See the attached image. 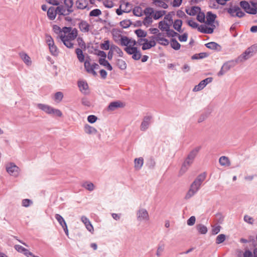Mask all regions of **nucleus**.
I'll use <instances>...</instances> for the list:
<instances>
[{"label":"nucleus","mask_w":257,"mask_h":257,"mask_svg":"<svg viewBox=\"0 0 257 257\" xmlns=\"http://www.w3.org/2000/svg\"><path fill=\"white\" fill-rule=\"evenodd\" d=\"M201 148V146H198L190 151L181 166L180 173H184L186 172L188 167L193 163L194 159L197 156Z\"/></svg>","instance_id":"f257e3e1"},{"label":"nucleus","mask_w":257,"mask_h":257,"mask_svg":"<svg viewBox=\"0 0 257 257\" xmlns=\"http://www.w3.org/2000/svg\"><path fill=\"white\" fill-rule=\"evenodd\" d=\"M166 13L165 10H155L151 7H147L143 11V14L146 16H151L153 15V19L158 20L162 18Z\"/></svg>","instance_id":"f03ea898"},{"label":"nucleus","mask_w":257,"mask_h":257,"mask_svg":"<svg viewBox=\"0 0 257 257\" xmlns=\"http://www.w3.org/2000/svg\"><path fill=\"white\" fill-rule=\"evenodd\" d=\"M230 7L225 9V10L232 17H238L241 18L245 16L244 12L242 11L240 7L237 5L232 7L231 3H230Z\"/></svg>","instance_id":"7ed1b4c3"},{"label":"nucleus","mask_w":257,"mask_h":257,"mask_svg":"<svg viewBox=\"0 0 257 257\" xmlns=\"http://www.w3.org/2000/svg\"><path fill=\"white\" fill-rule=\"evenodd\" d=\"M124 50L128 55H132V59L134 60H139L142 57V53L140 50L136 46L130 45L127 47H125Z\"/></svg>","instance_id":"20e7f679"},{"label":"nucleus","mask_w":257,"mask_h":257,"mask_svg":"<svg viewBox=\"0 0 257 257\" xmlns=\"http://www.w3.org/2000/svg\"><path fill=\"white\" fill-rule=\"evenodd\" d=\"M238 63H239V62L236 58L225 62L223 63L220 71L218 72L217 76H221L223 75L226 72L235 66Z\"/></svg>","instance_id":"39448f33"},{"label":"nucleus","mask_w":257,"mask_h":257,"mask_svg":"<svg viewBox=\"0 0 257 257\" xmlns=\"http://www.w3.org/2000/svg\"><path fill=\"white\" fill-rule=\"evenodd\" d=\"M75 52L77 55V57L79 61L81 63H84V68L86 69L89 67V66H90V64H91L90 61H91L90 56L87 55L85 60V55L83 52V51L79 48H77L75 50Z\"/></svg>","instance_id":"423d86ee"},{"label":"nucleus","mask_w":257,"mask_h":257,"mask_svg":"<svg viewBox=\"0 0 257 257\" xmlns=\"http://www.w3.org/2000/svg\"><path fill=\"white\" fill-rule=\"evenodd\" d=\"M64 15V9L62 6L57 7L56 9L51 7L47 11V16L50 20L55 19L56 15Z\"/></svg>","instance_id":"0eeeda50"},{"label":"nucleus","mask_w":257,"mask_h":257,"mask_svg":"<svg viewBox=\"0 0 257 257\" xmlns=\"http://www.w3.org/2000/svg\"><path fill=\"white\" fill-rule=\"evenodd\" d=\"M6 170L10 175L15 177L18 176L20 172L19 168L13 163H10L7 165Z\"/></svg>","instance_id":"6e6552de"},{"label":"nucleus","mask_w":257,"mask_h":257,"mask_svg":"<svg viewBox=\"0 0 257 257\" xmlns=\"http://www.w3.org/2000/svg\"><path fill=\"white\" fill-rule=\"evenodd\" d=\"M212 80V77H207L203 79L198 85L195 86L193 89V91L197 92L203 89L208 83L211 82Z\"/></svg>","instance_id":"1a4fd4ad"},{"label":"nucleus","mask_w":257,"mask_h":257,"mask_svg":"<svg viewBox=\"0 0 257 257\" xmlns=\"http://www.w3.org/2000/svg\"><path fill=\"white\" fill-rule=\"evenodd\" d=\"M239 6L245 13L252 15V6L250 5V1L242 0L239 2Z\"/></svg>","instance_id":"9d476101"},{"label":"nucleus","mask_w":257,"mask_h":257,"mask_svg":"<svg viewBox=\"0 0 257 257\" xmlns=\"http://www.w3.org/2000/svg\"><path fill=\"white\" fill-rule=\"evenodd\" d=\"M53 29L57 35V39H60L64 44V27L61 28L59 26L55 25L53 26Z\"/></svg>","instance_id":"9b49d317"},{"label":"nucleus","mask_w":257,"mask_h":257,"mask_svg":"<svg viewBox=\"0 0 257 257\" xmlns=\"http://www.w3.org/2000/svg\"><path fill=\"white\" fill-rule=\"evenodd\" d=\"M77 83L79 90L82 93L85 95L89 93V91H88L89 86L86 81L79 80Z\"/></svg>","instance_id":"f8f14e48"},{"label":"nucleus","mask_w":257,"mask_h":257,"mask_svg":"<svg viewBox=\"0 0 257 257\" xmlns=\"http://www.w3.org/2000/svg\"><path fill=\"white\" fill-rule=\"evenodd\" d=\"M171 24H166V27L165 28H163L161 26V30L162 31H166L167 36L169 38L172 37V38H174V37H177V35H179V34L175 32L174 30L171 29L170 28Z\"/></svg>","instance_id":"ddd939ff"},{"label":"nucleus","mask_w":257,"mask_h":257,"mask_svg":"<svg viewBox=\"0 0 257 257\" xmlns=\"http://www.w3.org/2000/svg\"><path fill=\"white\" fill-rule=\"evenodd\" d=\"M123 102L119 100L112 101L109 103L107 106L108 111H114L115 109L122 108L124 106Z\"/></svg>","instance_id":"4468645a"},{"label":"nucleus","mask_w":257,"mask_h":257,"mask_svg":"<svg viewBox=\"0 0 257 257\" xmlns=\"http://www.w3.org/2000/svg\"><path fill=\"white\" fill-rule=\"evenodd\" d=\"M152 119V116L151 115L144 117L140 126V129L142 131H146L148 128Z\"/></svg>","instance_id":"2eb2a0df"},{"label":"nucleus","mask_w":257,"mask_h":257,"mask_svg":"<svg viewBox=\"0 0 257 257\" xmlns=\"http://www.w3.org/2000/svg\"><path fill=\"white\" fill-rule=\"evenodd\" d=\"M78 36V30L76 28H73V30L65 35V42L74 40Z\"/></svg>","instance_id":"dca6fc26"},{"label":"nucleus","mask_w":257,"mask_h":257,"mask_svg":"<svg viewBox=\"0 0 257 257\" xmlns=\"http://www.w3.org/2000/svg\"><path fill=\"white\" fill-rule=\"evenodd\" d=\"M206 48L215 50L217 52H220L221 51V46L218 43L215 42H210L205 44Z\"/></svg>","instance_id":"f3484780"},{"label":"nucleus","mask_w":257,"mask_h":257,"mask_svg":"<svg viewBox=\"0 0 257 257\" xmlns=\"http://www.w3.org/2000/svg\"><path fill=\"white\" fill-rule=\"evenodd\" d=\"M249 55H252L251 51H249L248 48H247L244 52H243L240 55L236 58L237 60L239 63L242 62L245 60H247L249 58Z\"/></svg>","instance_id":"a211bd4d"},{"label":"nucleus","mask_w":257,"mask_h":257,"mask_svg":"<svg viewBox=\"0 0 257 257\" xmlns=\"http://www.w3.org/2000/svg\"><path fill=\"white\" fill-rule=\"evenodd\" d=\"M80 22L78 24L79 28L80 31L83 33L88 32L89 31L90 25L85 21L79 20Z\"/></svg>","instance_id":"6ab92c4d"},{"label":"nucleus","mask_w":257,"mask_h":257,"mask_svg":"<svg viewBox=\"0 0 257 257\" xmlns=\"http://www.w3.org/2000/svg\"><path fill=\"white\" fill-rule=\"evenodd\" d=\"M138 219L141 220H148L149 218L148 212L145 209H141L137 212Z\"/></svg>","instance_id":"aec40b11"},{"label":"nucleus","mask_w":257,"mask_h":257,"mask_svg":"<svg viewBox=\"0 0 257 257\" xmlns=\"http://www.w3.org/2000/svg\"><path fill=\"white\" fill-rule=\"evenodd\" d=\"M201 9L199 6H192L190 10L189 9H186L185 12L189 16H194L201 11Z\"/></svg>","instance_id":"412c9836"},{"label":"nucleus","mask_w":257,"mask_h":257,"mask_svg":"<svg viewBox=\"0 0 257 257\" xmlns=\"http://www.w3.org/2000/svg\"><path fill=\"white\" fill-rule=\"evenodd\" d=\"M37 107L38 109L42 110L46 114L49 115L50 114L51 110L53 107L51 106L43 104V103H38L37 104Z\"/></svg>","instance_id":"4be33fe9"},{"label":"nucleus","mask_w":257,"mask_h":257,"mask_svg":"<svg viewBox=\"0 0 257 257\" xmlns=\"http://www.w3.org/2000/svg\"><path fill=\"white\" fill-rule=\"evenodd\" d=\"M173 28L180 33H182L183 32V30L182 29V26L183 25V21L181 19H176L173 22Z\"/></svg>","instance_id":"5701e85b"},{"label":"nucleus","mask_w":257,"mask_h":257,"mask_svg":"<svg viewBox=\"0 0 257 257\" xmlns=\"http://www.w3.org/2000/svg\"><path fill=\"white\" fill-rule=\"evenodd\" d=\"M19 55L22 60L23 61V62L27 66H31L32 60L31 58L28 56L27 54H26L25 52H21L20 53Z\"/></svg>","instance_id":"b1692460"},{"label":"nucleus","mask_w":257,"mask_h":257,"mask_svg":"<svg viewBox=\"0 0 257 257\" xmlns=\"http://www.w3.org/2000/svg\"><path fill=\"white\" fill-rule=\"evenodd\" d=\"M88 2L87 0H77L76 1L77 7L78 9L89 10L90 8L88 7Z\"/></svg>","instance_id":"393cba45"},{"label":"nucleus","mask_w":257,"mask_h":257,"mask_svg":"<svg viewBox=\"0 0 257 257\" xmlns=\"http://www.w3.org/2000/svg\"><path fill=\"white\" fill-rule=\"evenodd\" d=\"M81 221L84 223L86 228L89 232H91L92 231L94 230L92 224L91 223L88 218H87L86 216H82L81 217Z\"/></svg>","instance_id":"a878e982"},{"label":"nucleus","mask_w":257,"mask_h":257,"mask_svg":"<svg viewBox=\"0 0 257 257\" xmlns=\"http://www.w3.org/2000/svg\"><path fill=\"white\" fill-rule=\"evenodd\" d=\"M206 17L208 24H212L215 23L217 15L212 12L209 11L207 12Z\"/></svg>","instance_id":"bb28decb"},{"label":"nucleus","mask_w":257,"mask_h":257,"mask_svg":"<svg viewBox=\"0 0 257 257\" xmlns=\"http://www.w3.org/2000/svg\"><path fill=\"white\" fill-rule=\"evenodd\" d=\"M84 131L86 134L88 135H94L97 133V131L95 128L88 124H85Z\"/></svg>","instance_id":"cd10ccee"},{"label":"nucleus","mask_w":257,"mask_h":257,"mask_svg":"<svg viewBox=\"0 0 257 257\" xmlns=\"http://www.w3.org/2000/svg\"><path fill=\"white\" fill-rule=\"evenodd\" d=\"M122 32L123 31L121 30L118 29L113 28L112 30L111 33L113 37V39L115 42H117L118 39L119 38H120V36H122L121 35V33H122Z\"/></svg>","instance_id":"c85d7f7f"},{"label":"nucleus","mask_w":257,"mask_h":257,"mask_svg":"<svg viewBox=\"0 0 257 257\" xmlns=\"http://www.w3.org/2000/svg\"><path fill=\"white\" fill-rule=\"evenodd\" d=\"M98 62L100 65L105 67L109 71H111L113 69V68L109 62L106 60V58H99Z\"/></svg>","instance_id":"c756f323"},{"label":"nucleus","mask_w":257,"mask_h":257,"mask_svg":"<svg viewBox=\"0 0 257 257\" xmlns=\"http://www.w3.org/2000/svg\"><path fill=\"white\" fill-rule=\"evenodd\" d=\"M130 40H131V38H129L125 36H120V44L122 46H125V47H127L129 46V44H130Z\"/></svg>","instance_id":"7c9ffc66"},{"label":"nucleus","mask_w":257,"mask_h":257,"mask_svg":"<svg viewBox=\"0 0 257 257\" xmlns=\"http://www.w3.org/2000/svg\"><path fill=\"white\" fill-rule=\"evenodd\" d=\"M211 111L210 109H206L204 112H203L200 116L198 119V122L200 123L205 120L211 113Z\"/></svg>","instance_id":"2f4dec72"},{"label":"nucleus","mask_w":257,"mask_h":257,"mask_svg":"<svg viewBox=\"0 0 257 257\" xmlns=\"http://www.w3.org/2000/svg\"><path fill=\"white\" fill-rule=\"evenodd\" d=\"M209 56V54L207 52H201L198 54H195L191 57L192 60L202 59L207 58Z\"/></svg>","instance_id":"473e14b6"},{"label":"nucleus","mask_w":257,"mask_h":257,"mask_svg":"<svg viewBox=\"0 0 257 257\" xmlns=\"http://www.w3.org/2000/svg\"><path fill=\"white\" fill-rule=\"evenodd\" d=\"M243 257H257V247L254 248L253 252L246 249L243 253Z\"/></svg>","instance_id":"72a5a7b5"},{"label":"nucleus","mask_w":257,"mask_h":257,"mask_svg":"<svg viewBox=\"0 0 257 257\" xmlns=\"http://www.w3.org/2000/svg\"><path fill=\"white\" fill-rule=\"evenodd\" d=\"M135 168L136 170H139L141 169L144 163V159L142 157L136 158L134 161Z\"/></svg>","instance_id":"f704fd0d"},{"label":"nucleus","mask_w":257,"mask_h":257,"mask_svg":"<svg viewBox=\"0 0 257 257\" xmlns=\"http://www.w3.org/2000/svg\"><path fill=\"white\" fill-rule=\"evenodd\" d=\"M170 45L171 48L176 51L179 50L181 48V44L177 41L176 38L171 39Z\"/></svg>","instance_id":"c9c22d12"},{"label":"nucleus","mask_w":257,"mask_h":257,"mask_svg":"<svg viewBox=\"0 0 257 257\" xmlns=\"http://www.w3.org/2000/svg\"><path fill=\"white\" fill-rule=\"evenodd\" d=\"M196 229L201 234H205L208 231L207 227L201 223L196 225Z\"/></svg>","instance_id":"e433bc0d"},{"label":"nucleus","mask_w":257,"mask_h":257,"mask_svg":"<svg viewBox=\"0 0 257 257\" xmlns=\"http://www.w3.org/2000/svg\"><path fill=\"white\" fill-rule=\"evenodd\" d=\"M63 94L61 92H57L54 95L53 99L56 104H58L60 102L63 98Z\"/></svg>","instance_id":"4c0bfd02"},{"label":"nucleus","mask_w":257,"mask_h":257,"mask_svg":"<svg viewBox=\"0 0 257 257\" xmlns=\"http://www.w3.org/2000/svg\"><path fill=\"white\" fill-rule=\"evenodd\" d=\"M132 25H133V22L130 19H125L119 22V25L123 29H127Z\"/></svg>","instance_id":"58836bf2"},{"label":"nucleus","mask_w":257,"mask_h":257,"mask_svg":"<svg viewBox=\"0 0 257 257\" xmlns=\"http://www.w3.org/2000/svg\"><path fill=\"white\" fill-rule=\"evenodd\" d=\"M134 32L137 36L138 38H145L147 36V32L141 29H137L135 30Z\"/></svg>","instance_id":"ea45409f"},{"label":"nucleus","mask_w":257,"mask_h":257,"mask_svg":"<svg viewBox=\"0 0 257 257\" xmlns=\"http://www.w3.org/2000/svg\"><path fill=\"white\" fill-rule=\"evenodd\" d=\"M116 65L119 69L124 70L126 68V64L125 62L120 59H117L116 61Z\"/></svg>","instance_id":"a19ab883"},{"label":"nucleus","mask_w":257,"mask_h":257,"mask_svg":"<svg viewBox=\"0 0 257 257\" xmlns=\"http://www.w3.org/2000/svg\"><path fill=\"white\" fill-rule=\"evenodd\" d=\"M132 11L134 15L136 17H142L143 15L142 9L140 6H135Z\"/></svg>","instance_id":"79ce46f5"},{"label":"nucleus","mask_w":257,"mask_h":257,"mask_svg":"<svg viewBox=\"0 0 257 257\" xmlns=\"http://www.w3.org/2000/svg\"><path fill=\"white\" fill-rule=\"evenodd\" d=\"M91 49H93L96 52L94 53V54L97 56H100V58H106L107 55L104 51L102 50H98L97 48H94L93 46H91Z\"/></svg>","instance_id":"37998d69"},{"label":"nucleus","mask_w":257,"mask_h":257,"mask_svg":"<svg viewBox=\"0 0 257 257\" xmlns=\"http://www.w3.org/2000/svg\"><path fill=\"white\" fill-rule=\"evenodd\" d=\"M49 115L53 117H61L63 113L59 109L52 107Z\"/></svg>","instance_id":"c03bdc74"},{"label":"nucleus","mask_w":257,"mask_h":257,"mask_svg":"<svg viewBox=\"0 0 257 257\" xmlns=\"http://www.w3.org/2000/svg\"><path fill=\"white\" fill-rule=\"evenodd\" d=\"M219 162L221 166H229L230 162L228 157L226 156H221L219 159Z\"/></svg>","instance_id":"a18cd8bd"},{"label":"nucleus","mask_w":257,"mask_h":257,"mask_svg":"<svg viewBox=\"0 0 257 257\" xmlns=\"http://www.w3.org/2000/svg\"><path fill=\"white\" fill-rule=\"evenodd\" d=\"M205 13L201 10L197 14L196 19L199 22L204 23H205Z\"/></svg>","instance_id":"49530a36"},{"label":"nucleus","mask_w":257,"mask_h":257,"mask_svg":"<svg viewBox=\"0 0 257 257\" xmlns=\"http://www.w3.org/2000/svg\"><path fill=\"white\" fill-rule=\"evenodd\" d=\"M82 186L89 191H92L94 189V184L90 182L86 181L84 182Z\"/></svg>","instance_id":"de8ad7c7"},{"label":"nucleus","mask_w":257,"mask_h":257,"mask_svg":"<svg viewBox=\"0 0 257 257\" xmlns=\"http://www.w3.org/2000/svg\"><path fill=\"white\" fill-rule=\"evenodd\" d=\"M77 41L78 46L81 48L80 49H82V51H85L86 49V44L84 41L83 38L79 37L77 38Z\"/></svg>","instance_id":"09e8293b"},{"label":"nucleus","mask_w":257,"mask_h":257,"mask_svg":"<svg viewBox=\"0 0 257 257\" xmlns=\"http://www.w3.org/2000/svg\"><path fill=\"white\" fill-rule=\"evenodd\" d=\"M226 238V235L224 234H220L216 237L215 243L217 244H219L223 243Z\"/></svg>","instance_id":"8fccbe9b"},{"label":"nucleus","mask_w":257,"mask_h":257,"mask_svg":"<svg viewBox=\"0 0 257 257\" xmlns=\"http://www.w3.org/2000/svg\"><path fill=\"white\" fill-rule=\"evenodd\" d=\"M110 41L109 40H104L103 43H100V47L104 50H108L110 48Z\"/></svg>","instance_id":"3c124183"},{"label":"nucleus","mask_w":257,"mask_h":257,"mask_svg":"<svg viewBox=\"0 0 257 257\" xmlns=\"http://www.w3.org/2000/svg\"><path fill=\"white\" fill-rule=\"evenodd\" d=\"M73 0H65V9L67 8L68 13L67 15H68L70 13L72 12L71 10L72 7L73 6ZM66 14H65V16Z\"/></svg>","instance_id":"603ef678"},{"label":"nucleus","mask_w":257,"mask_h":257,"mask_svg":"<svg viewBox=\"0 0 257 257\" xmlns=\"http://www.w3.org/2000/svg\"><path fill=\"white\" fill-rule=\"evenodd\" d=\"M207 28H208V27H206L205 25L202 24L200 26L199 25L197 29L198 31L200 33L208 34V32H211V31H208Z\"/></svg>","instance_id":"864d4df0"},{"label":"nucleus","mask_w":257,"mask_h":257,"mask_svg":"<svg viewBox=\"0 0 257 257\" xmlns=\"http://www.w3.org/2000/svg\"><path fill=\"white\" fill-rule=\"evenodd\" d=\"M101 11L98 9H95L91 11L89 14V17H98L101 15Z\"/></svg>","instance_id":"5fc2aeb1"},{"label":"nucleus","mask_w":257,"mask_h":257,"mask_svg":"<svg viewBox=\"0 0 257 257\" xmlns=\"http://www.w3.org/2000/svg\"><path fill=\"white\" fill-rule=\"evenodd\" d=\"M201 185V183H199L196 180H194L191 184L190 188H192L196 192H197L200 189Z\"/></svg>","instance_id":"6e6d98bb"},{"label":"nucleus","mask_w":257,"mask_h":257,"mask_svg":"<svg viewBox=\"0 0 257 257\" xmlns=\"http://www.w3.org/2000/svg\"><path fill=\"white\" fill-rule=\"evenodd\" d=\"M178 40L181 42H185L187 41L188 37V34L187 33L185 32L182 35H177Z\"/></svg>","instance_id":"4d7b16f0"},{"label":"nucleus","mask_w":257,"mask_h":257,"mask_svg":"<svg viewBox=\"0 0 257 257\" xmlns=\"http://www.w3.org/2000/svg\"><path fill=\"white\" fill-rule=\"evenodd\" d=\"M206 177V173L204 172L199 174L195 180L198 182L199 183L202 184V182L205 179Z\"/></svg>","instance_id":"13d9d810"},{"label":"nucleus","mask_w":257,"mask_h":257,"mask_svg":"<svg viewBox=\"0 0 257 257\" xmlns=\"http://www.w3.org/2000/svg\"><path fill=\"white\" fill-rule=\"evenodd\" d=\"M121 8V5H120L119 8H117L115 11V12L118 16L122 15L123 13H128L132 11L131 9L127 11L126 10H122Z\"/></svg>","instance_id":"bf43d9fd"},{"label":"nucleus","mask_w":257,"mask_h":257,"mask_svg":"<svg viewBox=\"0 0 257 257\" xmlns=\"http://www.w3.org/2000/svg\"><path fill=\"white\" fill-rule=\"evenodd\" d=\"M187 23L188 26L193 29H197L199 26V24L197 22L194 21L192 19L188 20Z\"/></svg>","instance_id":"052dcab7"},{"label":"nucleus","mask_w":257,"mask_h":257,"mask_svg":"<svg viewBox=\"0 0 257 257\" xmlns=\"http://www.w3.org/2000/svg\"><path fill=\"white\" fill-rule=\"evenodd\" d=\"M97 119L98 117L95 115L91 114L87 116V121L90 123L95 122Z\"/></svg>","instance_id":"680f3d73"},{"label":"nucleus","mask_w":257,"mask_h":257,"mask_svg":"<svg viewBox=\"0 0 257 257\" xmlns=\"http://www.w3.org/2000/svg\"><path fill=\"white\" fill-rule=\"evenodd\" d=\"M221 228V226L217 225V226H213L211 230V233L213 235H216L218 234Z\"/></svg>","instance_id":"e2e57ef3"},{"label":"nucleus","mask_w":257,"mask_h":257,"mask_svg":"<svg viewBox=\"0 0 257 257\" xmlns=\"http://www.w3.org/2000/svg\"><path fill=\"white\" fill-rule=\"evenodd\" d=\"M195 191H194L192 188H190L188 192L186 193L185 198L186 199H188L192 197L194 194L196 193Z\"/></svg>","instance_id":"0e129e2a"},{"label":"nucleus","mask_w":257,"mask_h":257,"mask_svg":"<svg viewBox=\"0 0 257 257\" xmlns=\"http://www.w3.org/2000/svg\"><path fill=\"white\" fill-rule=\"evenodd\" d=\"M55 218L59 222L62 227L64 229V220L63 218L59 214H56L55 215Z\"/></svg>","instance_id":"69168bd1"},{"label":"nucleus","mask_w":257,"mask_h":257,"mask_svg":"<svg viewBox=\"0 0 257 257\" xmlns=\"http://www.w3.org/2000/svg\"><path fill=\"white\" fill-rule=\"evenodd\" d=\"M153 20L151 16H146V17L144 19L143 24L144 25H149L152 23Z\"/></svg>","instance_id":"338daca9"},{"label":"nucleus","mask_w":257,"mask_h":257,"mask_svg":"<svg viewBox=\"0 0 257 257\" xmlns=\"http://www.w3.org/2000/svg\"><path fill=\"white\" fill-rule=\"evenodd\" d=\"M250 5L252 6V15L257 14V2L254 1H250Z\"/></svg>","instance_id":"774afa93"}]
</instances>
